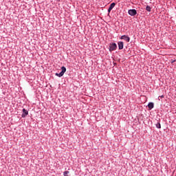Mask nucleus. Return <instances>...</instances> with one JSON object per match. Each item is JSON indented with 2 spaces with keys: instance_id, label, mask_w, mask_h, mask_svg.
Returning <instances> with one entry per match:
<instances>
[{
  "instance_id": "nucleus-7",
  "label": "nucleus",
  "mask_w": 176,
  "mask_h": 176,
  "mask_svg": "<svg viewBox=\"0 0 176 176\" xmlns=\"http://www.w3.org/2000/svg\"><path fill=\"white\" fill-rule=\"evenodd\" d=\"M124 43L122 41L118 42V49L119 50H122L123 49Z\"/></svg>"
},
{
  "instance_id": "nucleus-4",
  "label": "nucleus",
  "mask_w": 176,
  "mask_h": 176,
  "mask_svg": "<svg viewBox=\"0 0 176 176\" xmlns=\"http://www.w3.org/2000/svg\"><path fill=\"white\" fill-rule=\"evenodd\" d=\"M120 39H124V41H126V42H130V37L126 35L122 36Z\"/></svg>"
},
{
  "instance_id": "nucleus-9",
  "label": "nucleus",
  "mask_w": 176,
  "mask_h": 176,
  "mask_svg": "<svg viewBox=\"0 0 176 176\" xmlns=\"http://www.w3.org/2000/svg\"><path fill=\"white\" fill-rule=\"evenodd\" d=\"M156 127H157V129H162V125L160 124V122H157L156 124Z\"/></svg>"
},
{
  "instance_id": "nucleus-6",
  "label": "nucleus",
  "mask_w": 176,
  "mask_h": 176,
  "mask_svg": "<svg viewBox=\"0 0 176 176\" xmlns=\"http://www.w3.org/2000/svg\"><path fill=\"white\" fill-rule=\"evenodd\" d=\"M28 115V111L25 110V109H23L22 118H25Z\"/></svg>"
},
{
  "instance_id": "nucleus-2",
  "label": "nucleus",
  "mask_w": 176,
  "mask_h": 176,
  "mask_svg": "<svg viewBox=\"0 0 176 176\" xmlns=\"http://www.w3.org/2000/svg\"><path fill=\"white\" fill-rule=\"evenodd\" d=\"M118 49V45H116V43H113L110 44L109 45V51L110 52H113V50H116Z\"/></svg>"
},
{
  "instance_id": "nucleus-11",
  "label": "nucleus",
  "mask_w": 176,
  "mask_h": 176,
  "mask_svg": "<svg viewBox=\"0 0 176 176\" xmlns=\"http://www.w3.org/2000/svg\"><path fill=\"white\" fill-rule=\"evenodd\" d=\"M175 63V60H171V64H174Z\"/></svg>"
},
{
  "instance_id": "nucleus-5",
  "label": "nucleus",
  "mask_w": 176,
  "mask_h": 176,
  "mask_svg": "<svg viewBox=\"0 0 176 176\" xmlns=\"http://www.w3.org/2000/svg\"><path fill=\"white\" fill-rule=\"evenodd\" d=\"M116 5V4L115 3H112L110 5V6H109V9H108L109 13H111V10H112L115 8Z\"/></svg>"
},
{
  "instance_id": "nucleus-8",
  "label": "nucleus",
  "mask_w": 176,
  "mask_h": 176,
  "mask_svg": "<svg viewBox=\"0 0 176 176\" xmlns=\"http://www.w3.org/2000/svg\"><path fill=\"white\" fill-rule=\"evenodd\" d=\"M155 107V104H153V102H149L148 104V109H153V107Z\"/></svg>"
},
{
  "instance_id": "nucleus-10",
  "label": "nucleus",
  "mask_w": 176,
  "mask_h": 176,
  "mask_svg": "<svg viewBox=\"0 0 176 176\" xmlns=\"http://www.w3.org/2000/svg\"><path fill=\"white\" fill-rule=\"evenodd\" d=\"M146 10H147V12H151V6H147L146 7Z\"/></svg>"
},
{
  "instance_id": "nucleus-3",
  "label": "nucleus",
  "mask_w": 176,
  "mask_h": 176,
  "mask_svg": "<svg viewBox=\"0 0 176 176\" xmlns=\"http://www.w3.org/2000/svg\"><path fill=\"white\" fill-rule=\"evenodd\" d=\"M128 13L130 16H135L137 14V10L135 9L129 10Z\"/></svg>"
},
{
  "instance_id": "nucleus-1",
  "label": "nucleus",
  "mask_w": 176,
  "mask_h": 176,
  "mask_svg": "<svg viewBox=\"0 0 176 176\" xmlns=\"http://www.w3.org/2000/svg\"><path fill=\"white\" fill-rule=\"evenodd\" d=\"M61 72L60 74L56 73V76H58V78H61V76H63L64 75V74H65V72H67V68H65V67L63 66L61 67Z\"/></svg>"
},
{
  "instance_id": "nucleus-12",
  "label": "nucleus",
  "mask_w": 176,
  "mask_h": 176,
  "mask_svg": "<svg viewBox=\"0 0 176 176\" xmlns=\"http://www.w3.org/2000/svg\"><path fill=\"white\" fill-rule=\"evenodd\" d=\"M161 97L163 98V97H164V96H162Z\"/></svg>"
}]
</instances>
